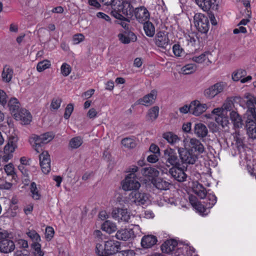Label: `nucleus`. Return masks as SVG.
<instances>
[{
  "instance_id": "1",
  "label": "nucleus",
  "mask_w": 256,
  "mask_h": 256,
  "mask_svg": "<svg viewBox=\"0 0 256 256\" xmlns=\"http://www.w3.org/2000/svg\"><path fill=\"white\" fill-rule=\"evenodd\" d=\"M187 138L183 140L184 148L178 146L176 149L179 154L180 158L183 164H194L198 159V156L194 154L192 149L187 148Z\"/></svg>"
},
{
  "instance_id": "2",
  "label": "nucleus",
  "mask_w": 256,
  "mask_h": 256,
  "mask_svg": "<svg viewBox=\"0 0 256 256\" xmlns=\"http://www.w3.org/2000/svg\"><path fill=\"white\" fill-rule=\"evenodd\" d=\"M53 138V136L49 133H45L40 136L33 134L30 138V142L35 150L39 153L42 150L40 148L41 144L49 142Z\"/></svg>"
},
{
  "instance_id": "3",
  "label": "nucleus",
  "mask_w": 256,
  "mask_h": 256,
  "mask_svg": "<svg viewBox=\"0 0 256 256\" xmlns=\"http://www.w3.org/2000/svg\"><path fill=\"white\" fill-rule=\"evenodd\" d=\"M18 138L14 136L10 137L7 144L4 149V155L1 158L2 162H6L13 156V153L17 148Z\"/></svg>"
},
{
  "instance_id": "4",
  "label": "nucleus",
  "mask_w": 256,
  "mask_h": 256,
  "mask_svg": "<svg viewBox=\"0 0 256 256\" xmlns=\"http://www.w3.org/2000/svg\"><path fill=\"white\" fill-rule=\"evenodd\" d=\"M163 158L167 167L180 166L179 160L175 150L171 148H167L164 150Z\"/></svg>"
},
{
  "instance_id": "5",
  "label": "nucleus",
  "mask_w": 256,
  "mask_h": 256,
  "mask_svg": "<svg viewBox=\"0 0 256 256\" xmlns=\"http://www.w3.org/2000/svg\"><path fill=\"white\" fill-rule=\"evenodd\" d=\"M226 86V82H217L209 86L204 90V96L208 99H213L215 96L223 92Z\"/></svg>"
},
{
  "instance_id": "6",
  "label": "nucleus",
  "mask_w": 256,
  "mask_h": 256,
  "mask_svg": "<svg viewBox=\"0 0 256 256\" xmlns=\"http://www.w3.org/2000/svg\"><path fill=\"white\" fill-rule=\"evenodd\" d=\"M194 23L198 30L206 33L209 30V21L207 17L201 14H196L194 18Z\"/></svg>"
},
{
  "instance_id": "7",
  "label": "nucleus",
  "mask_w": 256,
  "mask_h": 256,
  "mask_svg": "<svg viewBox=\"0 0 256 256\" xmlns=\"http://www.w3.org/2000/svg\"><path fill=\"white\" fill-rule=\"evenodd\" d=\"M122 188L125 191L136 190L140 186L137 178L132 174H128L122 183Z\"/></svg>"
},
{
  "instance_id": "8",
  "label": "nucleus",
  "mask_w": 256,
  "mask_h": 256,
  "mask_svg": "<svg viewBox=\"0 0 256 256\" xmlns=\"http://www.w3.org/2000/svg\"><path fill=\"white\" fill-rule=\"evenodd\" d=\"M130 200L136 205H143L149 200L148 195L144 192L133 191L129 195Z\"/></svg>"
},
{
  "instance_id": "9",
  "label": "nucleus",
  "mask_w": 256,
  "mask_h": 256,
  "mask_svg": "<svg viewBox=\"0 0 256 256\" xmlns=\"http://www.w3.org/2000/svg\"><path fill=\"white\" fill-rule=\"evenodd\" d=\"M114 218L118 222H128L132 216L126 208H115L112 212Z\"/></svg>"
},
{
  "instance_id": "10",
  "label": "nucleus",
  "mask_w": 256,
  "mask_h": 256,
  "mask_svg": "<svg viewBox=\"0 0 256 256\" xmlns=\"http://www.w3.org/2000/svg\"><path fill=\"white\" fill-rule=\"evenodd\" d=\"M40 164L42 172L48 174L50 170V156L47 151H43L39 156Z\"/></svg>"
},
{
  "instance_id": "11",
  "label": "nucleus",
  "mask_w": 256,
  "mask_h": 256,
  "mask_svg": "<svg viewBox=\"0 0 256 256\" xmlns=\"http://www.w3.org/2000/svg\"><path fill=\"white\" fill-rule=\"evenodd\" d=\"M170 174L176 180L182 182L186 180V174H185L184 169L180 167V166H176L172 167L168 170Z\"/></svg>"
},
{
  "instance_id": "12",
  "label": "nucleus",
  "mask_w": 256,
  "mask_h": 256,
  "mask_svg": "<svg viewBox=\"0 0 256 256\" xmlns=\"http://www.w3.org/2000/svg\"><path fill=\"white\" fill-rule=\"evenodd\" d=\"M14 117L16 120H19L22 124H28L32 120L30 112L26 109L20 110L16 113H14Z\"/></svg>"
},
{
  "instance_id": "13",
  "label": "nucleus",
  "mask_w": 256,
  "mask_h": 256,
  "mask_svg": "<svg viewBox=\"0 0 256 256\" xmlns=\"http://www.w3.org/2000/svg\"><path fill=\"white\" fill-rule=\"evenodd\" d=\"M191 113L198 116L204 112L208 106L206 104H201L199 100H194L190 102Z\"/></svg>"
},
{
  "instance_id": "14",
  "label": "nucleus",
  "mask_w": 256,
  "mask_h": 256,
  "mask_svg": "<svg viewBox=\"0 0 256 256\" xmlns=\"http://www.w3.org/2000/svg\"><path fill=\"white\" fill-rule=\"evenodd\" d=\"M120 250V242L114 240H109L105 242L104 252L107 254H113Z\"/></svg>"
},
{
  "instance_id": "15",
  "label": "nucleus",
  "mask_w": 256,
  "mask_h": 256,
  "mask_svg": "<svg viewBox=\"0 0 256 256\" xmlns=\"http://www.w3.org/2000/svg\"><path fill=\"white\" fill-rule=\"evenodd\" d=\"M188 140L187 146H188L190 148L188 149H192V151L194 150L196 152L199 154L204 152V147L198 140L196 138H190L189 140L188 139Z\"/></svg>"
},
{
  "instance_id": "16",
  "label": "nucleus",
  "mask_w": 256,
  "mask_h": 256,
  "mask_svg": "<svg viewBox=\"0 0 256 256\" xmlns=\"http://www.w3.org/2000/svg\"><path fill=\"white\" fill-rule=\"evenodd\" d=\"M178 246V242L174 240H169L165 241L160 246V250L164 253L172 254Z\"/></svg>"
},
{
  "instance_id": "17",
  "label": "nucleus",
  "mask_w": 256,
  "mask_h": 256,
  "mask_svg": "<svg viewBox=\"0 0 256 256\" xmlns=\"http://www.w3.org/2000/svg\"><path fill=\"white\" fill-rule=\"evenodd\" d=\"M136 18L140 22L144 23L150 18V13L144 6L136 8L134 10Z\"/></svg>"
},
{
  "instance_id": "18",
  "label": "nucleus",
  "mask_w": 256,
  "mask_h": 256,
  "mask_svg": "<svg viewBox=\"0 0 256 256\" xmlns=\"http://www.w3.org/2000/svg\"><path fill=\"white\" fill-rule=\"evenodd\" d=\"M118 10L122 12V13L127 16H131L133 12V7L130 3L128 1H122L120 3L118 2V4L114 6Z\"/></svg>"
},
{
  "instance_id": "19",
  "label": "nucleus",
  "mask_w": 256,
  "mask_h": 256,
  "mask_svg": "<svg viewBox=\"0 0 256 256\" xmlns=\"http://www.w3.org/2000/svg\"><path fill=\"white\" fill-rule=\"evenodd\" d=\"M155 42L158 47L166 48L169 43L167 34L162 32H158L156 34Z\"/></svg>"
},
{
  "instance_id": "20",
  "label": "nucleus",
  "mask_w": 256,
  "mask_h": 256,
  "mask_svg": "<svg viewBox=\"0 0 256 256\" xmlns=\"http://www.w3.org/2000/svg\"><path fill=\"white\" fill-rule=\"evenodd\" d=\"M118 38L120 42L124 44L134 42L137 40V37L135 34L130 31H124L122 33L119 34Z\"/></svg>"
},
{
  "instance_id": "21",
  "label": "nucleus",
  "mask_w": 256,
  "mask_h": 256,
  "mask_svg": "<svg viewBox=\"0 0 256 256\" xmlns=\"http://www.w3.org/2000/svg\"><path fill=\"white\" fill-rule=\"evenodd\" d=\"M157 92L155 90H152L150 94L144 96L138 100L140 104L145 106H150L152 104L156 98Z\"/></svg>"
},
{
  "instance_id": "22",
  "label": "nucleus",
  "mask_w": 256,
  "mask_h": 256,
  "mask_svg": "<svg viewBox=\"0 0 256 256\" xmlns=\"http://www.w3.org/2000/svg\"><path fill=\"white\" fill-rule=\"evenodd\" d=\"M158 242L157 238L151 234L144 236L141 240L142 246L144 248H149L154 246Z\"/></svg>"
},
{
  "instance_id": "23",
  "label": "nucleus",
  "mask_w": 256,
  "mask_h": 256,
  "mask_svg": "<svg viewBox=\"0 0 256 256\" xmlns=\"http://www.w3.org/2000/svg\"><path fill=\"white\" fill-rule=\"evenodd\" d=\"M116 237L118 240H127L134 237V232L132 229H122L117 232Z\"/></svg>"
},
{
  "instance_id": "24",
  "label": "nucleus",
  "mask_w": 256,
  "mask_h": 256,
  "mask_svg": "<svg viewBox=\"0 0 256 256\" xmlns=\"http://www.w3.org/2000/svg\"><path fill=\"white\" fill-rule=\"evenodd\" d=\"M14 244L12 240L6 238L0 241V250L2 252H11L14 249Z\"/></svg>"
},
{
  "instance_id": "25",
  "label": "nucleus",
  "mask_w": 256,
  "mask_h": 256,
  "mask_svg": "<svg viewBox=\"0 0 256 256\" xmlns=\"http://www.w3.org/2000/svg\"><path fill=\"white\" fill-rule=\"evenodd\" d=\"M142 174L143 176L149 180L152 181L154 178L158 176L159 174V172L156 168L152 167L144 168L142 169Z\"/></svg>"
},
{
  "instance_id": "26",
  "label": "nucleus",
  "mask_w": 256,
  "mask_h": 256,
  "mask_svg": "<svg viewBox=\"0 0 256 256\" xmlns=\"http://www.w3.org/2000/svg\"><path fill=\"white\" fill-rule=\"evenodd\" d=\"M14 70L8 65L4 66L2 72V78L4 82L8 83L10 82L12 78Z\"/></svg>"
},
{
  "instance_id": "27",
  "label": "nucleus",
  "mask_w": 256,
  "mask_h": 256,
  "mask_svg": "<svg viewBox=\"0 0 256 256\" xmlns=\"http://www.w3.org/2000/svg\"><path fill=\"white\" fill-rule=\"evenodd\" d=\"M162 138L172 146L176 145L180 140V138L172 132H166L163 134Z\"/></svg>"
},
{
  "instance_id": "28",
  "label": "nucleus",
  "mask_w": 256,
  "mask_h": 256,
  "mask_svg": "<svg viewBox=\"0 0 256 256\" xmlns=\"http://www.w3.org/2000/svg\"><path fill=\"white\" fill-rule=\"evenodd\" d=\"M194 133L198 137L203 138L208 134V130L204 124L201 123L196 124L194 128Z\"/></svg>"
},
{
  "instance_id": "29",
  "label": "nucleus",
  "mask_w": 256,
  "mask_h": 256,
  "mask_svg": "<svg viewBox=\"0 0 256 256\" xmlns=\"http://www.w3.org/2000/svg\"><path fill=\"white\" fill-rule=\"evenodd\" d=\"M246 124H256V108H248L244 114Z\"/></svg>"
},
{
  "instance_id": "30",
  "label": "nucleus",
  "mask_w": 256,
  "mask_h": 256,
  "mask_svg": "<svg viewBox=\"0 0 256 256\" xmlns=\"http://www.w3.org/2000/svg\"><path fill=\"white\" fill-rule=\"evenodd\" d=\"M153 185L160 190H166L169 188L170 183L161 178H156L152 180Z\"/></svg>"
},
{
  "instance_id": "31",
  "label": "nucleus",
  "mask_w": 256,
  "mask_h": 256,
  "mask_svg": "<svg viewBox=\"0 0 256 256\" xmlns=\"http://www.w3.org/2000/svg\"><path fill=\"white\" fill-rule=\"evenodd\" d=\"M196 2L204 11H208L211 8L214 7V4L212 3L211 0H195Z\"/></svg>"
},
{
  "instance_id": "32",
  "label": "nucleus",
  "mask_w": 256,
  "mask_h": 256,
  "mask_svg": "<svg viewBox=\"0 0 256 256\" xmlns=\"http://www.w3.org/2000/svg\"><path fill=\"white\" fill-rule=\"evenodd\" d=\"M102 229L107 233L112 234L116 232L117 227L115 223L110 220H106L102 225Z\"/></svg>"
},
{
  "instance_id": "33",
  "label": "nucleus",
  "mask_w": 256,
  "mask_h": 256,
  "mask_svg": "<svg viewBox=\"0 0 256 256\" xmlns=\"http://www.w3.org/2000/svg\"><path fill=\"white\" fill-rule=\"evenodd\" d=\"M8 106L12 114L16 113L20 110V104L15 98H12L8 102Z\"/></svg>"
},
{
  "instance_id": "34",
  "label": "nucleus",
  "mask_w": 256,
  "mask_h": 256,
  "mask_svg": "<svg viewBox=\"0 0 256 256\" xmlns=\"http://www.w3.org/2000/svg\"><path fill=\"white\" fill-rule=\"evenodd\" d=\"M159 108L158 106H154L150 108L146 114V118L148 120L154 121L158 116Z\"/></svg>"
},
{
  "instance_id": "35",
  "label": "nucleus",
  "mask_w": 256,
  "mask_h": 256,
  "mask_svg": "<svg viewBox=\"0 0 256 256\" xmlns=\"http://www.w3.org/2000/svg\"><path fill=\"white\" fill-rule=\"evenodd\" d=\"M230 118L235 127H242V120L241 116L237 112L232 111L230 113Z\"/></svg>"
},
{
  "instance_id": "36",
  "label": "nucleus",
  "mask_w": 256,
  "mask_h": 256,
  "mask_svg": "<svg viewBox=\"0 0 256 256\" xmlns=\"http://www.w3.org/2000/svg\"><path fill=\"white\" fill-rule=\"evenodd\" d=\"M210 55L209 52H206L198 56H194L190 59L198 64H202V62H210L209 60L208 56Z\"/></svg>"
},
{
  "instance_id": "37",
  "label": "nucleus",
  "mask_w": 256,
  "mask_h": 256,
  "mask_svg": "<svg viewBox=\"0 0 256 256\" xmlns=\"http://www.w3.org/2000/svg\"><path fill=\"white\" fill-rule=\"evenodd\" d=\"M144 24V29L146 35L150 37L153 36L155 33V28L153 24L148 20Z\"/></svg>"
},
{
  "instance_id": "38",
  "label": "nucleus",
  "mask_w": 256,
  "mask_h": 256,
  "mask_svg": "<svg viewBox=\"0 0 256 256\" xmlns=\"http://www.w3.org/2000/svg\"><path fill=\"white\" fill-rule=\"evenodd\" d=\"M30 190L32 197L35 200H39L41 198V194L40 192V188L37 187L36 184L32 182L30 184Z\"/></svg>"
},
{
  "instance_id": "39",
  "label": "nucleus",
  "mask_w": 256,
  "mask_h": 256,
  "mask_svg": "<svg viewBox=\"0 0 256 256\" xmlns=\"http://www.w3.org/2000/svg\"><path fill=\"white\" fill-rule=\"evenodd\" d=\"M244 98L246 100V105L248 108H256V97L250 93H246L244 95Z\"/></svg>"
},
{
  "instance_id": "40",
  "label": "nucleus",
  "mask_w": 256,
  "mask_h": 256,
  "mask_svg": "<svg viewBox=\"0 0 256 256\" xmlns=\"http://www.w3.org/2000/svg\"><path fill=\"white\" fill-rule=\"evenodd\" d=\"M197 70V66L194 64H187L181 69L182 74H190L194 72Z\"/></svg>"
},
{
  "instance_id": "41",
  "label": "nucleus",
  "mask_w": 256,
  "mask_h": 256,
  "mask_svg": "<svg viewBox=\"0 0 256 256\" xmlns=\"http://www.w3.org/2000/svg\"><path fill=\"white\" fill-rule=\"evenodd\" d=\"M82 138L80 136H76L72 138L69 142V146L72 149L79 148L82 144Z\"/></svg>"
},
{
  "instance_id": "42",
  "label": "nucleus",
  "mask_w": 256,
  "mask_h": 256,
  "mask_svg": "<svg viewBox=\"0 0 256 256\" xmlns=\"http://www.w3.org/2000/svg\"><path fill=\"white\" fill-rule=\"evenodd\" d=\"M247 134L249 138L256 139V124H246Z\"/></svg>"
},
{
  "instance_id": "43",
  "label": "nucleus",
  "mask_w": 256,
  "mask_h": 256,
  "mask_svg": "<svg viewBox=\"0 0 256 256\" xmlns=\"http://www.w3.org/2000/svg\"><path fill=\"white\" fill-rule=\"evenodd\" d=\"M215 120L218 124L221 125L222 127L226 126L228 124V119L226 116V113H224L218 116H216Z\"/></svg>"
},
{
  "instance_id": "44",
  "label": "nucleus",
  "mask_w": 256,
  "mask_h": 256,
  "mask_svg": "<svg viewBox=\"0 0 256 256\" xmlns=\"http://www.w3.org/2000/svg\"><path fill=\"white\" fill-rule=\"evenodd\" d=\"M246 75V72L245 70L240 69L234 72L232 75V77L234 81H238L240 80Z\"/></svg>"
},
{
  "instance_id": "45",
  "label": "nucleus",
  "mask_w": 256,
  "mask_h": 256,
  "mask_svg": "<svg viewBox=\"0 0 256 256\" xmlns=\"http://www.w3.org/2000/svg\"><path fill=\"white\" fill-rule=\"evenodd\" d=\"M51 66V62L47 60L39 62L36 66V70L38 72H42Z\"/></svg>"
},
{
  "instance_id": "46",
  "label": "nucleus",
  "mask_w": 256,
  "mask_h": 256,
  "mask_svg": "<svg viewBox=\"0 0 256 256\" xmlns=\"http://www.w3.org/2000/svg\"><path fill=\"white\" fill-rule=\"evenodd\" d=\"M206 201L204 202L206 204V208H212L216 202V198L214 194H209L205 198Z\"/></svg>"
},
{
  "instance_id": "47",
  "label": "nucleus",
  "mask_w": 256,
  "mask_h": 256,
  "mask_svg": "<svg viewBox=\"0 0 256 256\" xmlns=\"http://www.w3.org/2000/svg\"><path fill=\"white\" fill-rule=\"evenodd\" d=\"M122 144L124 146L128 148H133L136 146V142L134 140L126 138L122 140Z\"/></svg>"
},
{
  "instance_id": "48",
  "label": "nucleus",
  "mask_w": 256,
  "mask_h": 256,
  "mask_svg": "<svg viewBox=\"0 0 256 256\" xmlns=\"http://www.w3.org/2000/svg\"><path fill=\"white\" fill-rule=\"evenodd\" d=\"M194 193L200 198H204L206 196V188L202 185L198 184L194 190Z\"/></svg>"
},
{
  "instance_id": "49",
  "label": "nucleus",
  "mask_w": 256,
  "mask_h": 256,
  "mask_svg": "<svg viewBox=\"0 0 256 256\" xmlns=\"http://www.w3.org/2000/svg\"><path fill=\"white\" fill-rule=\"evenodd\" d=\"M234 138L238 148H243L244 138L240 132H236L234 134Z\"/></svg>"
},
{
  "instance_id": "50",
  "label": "nucleus",
  "mask_w": 256,
  "mask_h": 256,
  "mask_svg": "<svg viewBox=\"0 0 256 256\" xmlns=\"http://www.w3.org/2000/svg\"><path fill=\"white\" fill-rule=\"evenodd\" d=\"M72 71L70 66L67 63H64L60 67V72L64 76H68Z\"/></svg>"
},
{
  "instance_id": "51",
  "label": "nucleus",
  "mask_w": 256,
  "mask_h": 256,
  "mask_svg": "<svg viewBox=\"0 0 256 256\" xmlns=\"http://www.w3.org/2000/svg\"><path fill=\"white\" fill-rule=\"evenodd\" d=\"M26 234L33 242L41 241L40 235L35 230H30L26 232Z\"/></svg>"
},
{
  "instance_id": "52",
  "label": "nucleus",
  "mask_w": 256,
  "mask_h": 256,
  "mask_svg": "<svg viewBox=\"0 0 256 256\" xmlns=\"http://www.w3.org/2000/svg\"><path fill=\"white\" fill-rule=\"evenodd\" d=\"M186 40L188 42V44L192 46H194L196 42L198 41V37L194 33L186 36Z\"/></svg>"
},
{
  "instance_id": "53",
  "label": "nucleus",
  "mask_w": 256,
  "mask_h": 256,
  "mask_svg": "<svg viewBox=\"0 0 256 256\" xmlns=\"http://www.w3.org/2000/svg\"><path fill=\"white\" fill-rule=\"evenodd\" d=\"M62 102V99L59 98H54L50 104V108L53 110H58Z\"/></svg>"
},
{
  "instance_id": "54",
  "label": "nucleus",
  "mask_w": 256,
  "mask_h": 256,
  "mask_svg": "<svg viewBox=\"0 0 256 256\" xmlns=\"http://www.w3.org/2000/svg\"><path fill=\"white\" fill-rule=\"evenodd\" d=\"M4 170L8 176H12L13 178L15 176L14 168L12 163L6 165Z\"/></svg>"
},
{
  "instance_id": "55",
  "label": "nucleus",
  "mask_w": 256,
  "mask_h": 256,
  "mask_svg": "<svg viewBox=\"0 0 256 256\" xmlns=\"http://www.w3.org/2000/svg\"><path fill=\"white\" fill-rule=\"evenodd\" d=\"M73 110H74L73 104H68V106H66V110H65L64 118L66 120L68 119L70 117L72 112H73Z\"/></svg>"
},
{
  "instance_id": "56",
  "label": "nucleus",
  "mask_w": 256,
  "mask_h": 256,
  "mask_svg": "<svg viewBox=\"0 0 256 256\" xmlns=\"http://www.w3.org/2000/svg\"><path fill=\"white\" fill-rule=\"evenodd\" d=\"M54 234V230L52 227L48 226L46 228L45 236L48 240H50Z\"/></svg>"
},
{
  "instance_id": "57",
  "label": "nucleus",
  "mask_w": 256,
  "mask_h": 256,
  "mask_svg": "<svg viewBox=\"0 0 256 256\" xmlns=\"http://www.w3.org/2000/svg\"><path fill=\"white\" fill-rule=\"evenodd\" d=\"M7 95L6 93L0 89V104L4 106L7 104Z\"/></svg>"
},
{
  "instance_id": "58",
  "label": "nucleus",
  "mask_w": 256,
  "mask_h": 256,
  "mask_svg": "<svg viewBox=\"0 0 256 256\" xmlns=\"http://www.w3.org/2000/svg\"><path fill=\"white\" fill-rule=\"evenodd\" d=\"M173 52L176 56H181L183 52V50L180 48L179 44H174L173 47Z\"/></svg>"
},
{
  "instance_id": "59",
  "label": "nucleus",
  "mask_w": 256,
  "mask_h": 256,
  "mask_svg": "<svg viewBox=\"0 0 256 256\" xmlns=\"http://www.w3.org/2000/svg\"><path fill=\"white\" fill-rule=\"evenodd\" d=\"M232 100H228L224 102L221 108L224 110V112L226 113V111L228 112L232 110Z\"/></svg>"
},
{
  "instance_id": "60",
  "label": "nucleus",
  "mask_w": 256,
  "mask_h": 256,
  "mask_svg": "<svg viewBox=\"0 0 256 256\" xmlns=\"http://www.w3.org/2000/svg\"><path fill=\"white\" fill-rule=\"evenodd\" d=\"M84 38V36L82 34H76L74 36L73 42L74 44H78L82 42Z\"/></svg>"
},
{
  "instance_id": "61",
  "label": "nucleus",
  "mask_w": 256,
  "mask_h": 256,
  "mask_svg": "<svg viewBox=\"0 0 256 256\" xmlns=\"http://www.w3.org/2000/svg\"><path fill=\"white\" fill-rule=\"evenodd\" d=\"M105 5L116 6L118 2L120 3V0H102Z\"/></svg>"
},
{
  "instance_id": "62",
  "label": "nucleus",
  "mask_w": 256,
  "mask_h": 256,
  "mask_svg": "<svg viewBox=\"0 0 256 256\" xmlns=\"http://www.w3.org/2000/svg\"><path fill=\"white\" fill-rule=\"evenodd\" d=\"M120 254L121 256H135V252L132 250H122Z\"/></svg>"
},
{
  "instance_id": "63",
  "label": "nucleus",
  "mask_w": 256,
  "mask_h": 256,
  "mask_svg": "<svg viewBox=\"0 0 256 256\" xmlns=\"http://www.w3.org/2000/svg\"><path fill=\"white\" fill-rule=\"evenodd\" d=\"M182 129L184 132H190L192 130V123L190 122L184 123L182 125Z\"/></svg>"
},
{
  "instance_id": "64",
  "label": "nucleus",
  "mask_w": 256,
  "mask_h": 256,
  "mask_svg": "<svg viewBox=\"0 0 256 256\" xmlns=\"http://www.w3.org/2000/svg\"><path fill=\"white\" fill-rule=\"evenodd\" d=\"M194 208H196L200 213L202 214L206 212V210L208 208H206V205L204 206L200 202L196 204V206H194Z\"/></svg>"
}]
</instances>
